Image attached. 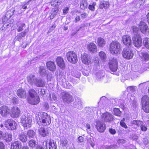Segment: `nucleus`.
I'll use <instances>...</instances> for the list:
<instances>
[{
	"label": "nucleus",
	"mask_w": 149,
	"mask_h": 149,
	"mask_svg": "<svg viewBox=\"0 0 149 149\" xmlns=\"http://www.w3.org/2000/svg\"><path fill=\"white\" fill-rule=\"evenodd\" d=\"M36 119L37 123L41 126L48 125L51 123V118L49 115L45 112H43L42 114H36Z\"/></svg>",
	"instance_id": "nucleus-1"
},
{
	"label": "nucleus",
	"mask_w": 149,
	"mask_h": 149,
	"mask_svg": "<svg viewBox=\"0 0 149 149\" xmlns=\"http://www.w3.org/2000/svg\"><path fill=\"white\" fill-rule=\"evenodd\" d=\"M110 50L112 54L117 53L120 50L121 45L117 41H113L110 44Z\"/></svg>",
	"instance_id": "nucleus-2"
},
{
	"label": "nucleus",
	"mask_w": 149,
	"mask_h": 149,
	"mask_svg": "<svg viewBox=\"0 0 149 149\" xmlns=\"http://www.w3.org/2000/svg\"><path fill=\"white\" fill-rule=\"evenodd\" d=\"M142 109L147 113H149V97L147 95L143 96L141 99Z\"/></svg>",
	"instance_id": "nucleus-3"
},
{
	"label": "nucleus",
	"mask_w": 149,
	"mask_h": 149,
	"mask_svg": "<svg viewBox=\"0 0 149 149\" xmlns=\"http://www.w3.org/2000/svg\"><path fill=\"white\" fill-rule=\"evenodd\" d=\"M21 122L23 126L26 129L31 127V119L30 117H26L25 115H22L21 118Z\"/></svg>",
	"instance_id": "nucleus-4"
},
{
	"label": "nucleus",
	"mask_w": 149,
	"mask_h": 149,
	"mask_svg": "<svg viewBox=\"0 0 149 149\" xmlns=\"http://www.w3.org/2000/svg\"><path fill=\"white\" fill-rule=\"evenodd\" d=\"M66 56L69 62L74 64L77 62V56L74 52L70 51L66 54Z\"/></svg>",
	"instance_id": "nucleus-5"
},
{
	"label": "nucleus",
	"mask_w": 149,
	"mask_h": 149,
	"mask_svg": "<svg viewBox=\"0 0 149 149\" xmlns=\"http://www.w3.org/2000/svg\"><path fill=\"white\" fill-rule=\"evenodd\" d=\"M132 39L133 44L135 46L138 47L141 46L142 44V39L139 34H135Z\"/></svg>",
	"instance_id": "nucleus-6"
},
{
	"label": "nucleus",
	"mask_w": 149,
	"mask_h": 149,
	"mask_svg": "<svg viewBox=\"0 0 149 149\" xmlns=\"http://www.w3.org/2000/svg\"><path fill=\"white\" fill-rule=\"evenodd\" d=\"M62 99L64 103L69 104L73 102V97L69 93L65 92L62 94Z\"/></svg>",
	"instance_id": "nucleus-7"
},
{
	"label": "nucleus",
	"mask_w": 149,
	"mask_h": 149,
	"mask_svg": "<svg viewBox=\"0 0 149 149\" xmlns=\"http://www.w3.org/2000/svg\"><path fill=\"white\" fill-rule=\"evenodd\" d=\"M122 54L123 57L127 59H130L132 58L134 55L133 51L129 48H124L122 52Z\"/></svg>",
	"instance_id": "nucleus-8"
},
{
	"label": "nucleus",
	"mask_w": 149,
	"mask_h": 149,
	"mask_svg": "<svg viewBox=\"0 0 149 149\" xmlns=\"http://www.w3.org/2000/svg\"><path fill=\"white\" fill-rule=\"evenodd\" d=\"M102 118L106 122H111L113 119V115L108 112L102 113L101 115Z\"/></svg>",
	"instance_id": "nucleus-9"
},
{
	"label": "nucleus",
	"mask_w": 149,
	"mask_h": 149,
	"mask_svg": "<svg viewBox=\"0 0 149 149\" xmlns=\"http://www.w3.org/2000/svg\"><path fill=\"white\" fill-rule=\"evenodd\" d=\"M96 128L100 132H103L106 129V125L103 122L100 121L96 122Z\"/></svg>",
	"instance_id": "nucleus-10"
},
{
	"label": "nucleus",
	"mask_w": 149,
	"mask_h": 149,
	"mask_svg": "<svg viewBox=\"0 0 149 149\" xmlns=\"http://www.w3.org/2000/svg\"><path fill=\"white\" fill-rule=\"evenodd\" d=\"M122 41L125 46L129 47L132 45L131 38L128 35H124L122 37Z\"/></svg>",
	"instance_id": "nucleus-11"
},
{
	"label": "nucleus",
	"mask_w": 149,
	"mask_h": 149,
	"mask_svg": "<svg viewBox=\"0 0 149 149\" xmlns=\"http://www.w3.org/2000/svg\"><path fill=\"white\" fill-rule=\"evenodd\" d=\"M10 112V109L6 106H3L0 108V113L3 116H6Z\"/></svg>",
	"instance_id": "nucleus-12"
},
{
	"label": "nucleus",
	"mask_w": 149,
	"mask_h": 149,
	"mask_svg": "<svg viewBox=\"0 0 149 149\" xmlns=\"http://www.w3.org/2000/svg\"><path fill=\"white\" fill-rule=\"evenodd\" d=\"M40 99L39 96H36L32 97H29L28 99V102L30 104L36 105L40 102Z\"/></svg>",
	"instance_id": "nucleus-13"
},
{
	"label": "nucleus",
	"mask_w": 149,
	"mask_h": 149,
	"mask_svg": "<svg viewBox=\"0 0 149 149\" xmlns=\"http://www.w3.org/2000/svg\"><path fill=\"white\" fill-rule=\"evenodd\" d=\"M38 132L39 134L41 135L43 137L47 136L49 134V131L50 128L47 127L46 128L41 127L38 130Z\"/></svg>",
	"instance_id": "nucleus-14"
},
{
	"label": "nucleus",
	"mask_w": 149,
	"mask_h": 149,
	"mask_svg": "<svg viewBox=\"0 0 149 149\" xmlns=\"http://www.w3.org/2000/svg\"><path fill=\"white\" fill-rule=\"evenodd\" d=\"M139 26L141 32L145 33L146 31H148L149 29L148 28V26L146 23L141 22H140Z\"/></svg>",
	"instance_id": "nucleus-15"
},
{
	"label": "nucleus",
	"mask_w": 149,
	"mask_h": 149,
	"mask_svg": "<svg viewBox=\"0 0 149 149\" xmlns=\"http://www.w3.org/2000/svg\"><path fill=\"white\" fill-rule=\"evenodd\" d=\"M81 59L82 62L85 64H88L91 62L90 56L86 54L81 55Z\"/></svg>",
	"instance_id": "nucleus-16"
},
{
	"label": "nucleus",
	"mask_w": 149,
	"mask_h": 149,
	"mask_svg": "<svg viewBox=\"0 0 149 149\" xmlns=\"http://www.w3.org/2000/svg\"><path fill=\"white\" fill-rule=\"evenodd\" d=\"M46 65L47 69L51 71H54L56 69V65L54 61H49L47 63Z\"/></svg>",
	"instance_id": "nucleus-17"
},
{
	"label": "nucleus",
	"mask_w": 149,
	"mask_h": 149,
	"mask_svg": "<svg viewBox=\"0 0 149 149\" xmlns=\"http://www.w3.org/2000/svg\"><path fill=\"white\" fill-rule=\"evenodd\" d=\"M22 144L19 141H15L12 142L11 145V149H19L21 148Z\"/></svg>",
	"instance_id": "nucleus-18"
},
{
	"label": "nucleus",
	"mask_w": 149,
	"mask_h": 149,
	"mask_svg": "<svg viewBox=\"0 0 149 149\" xmlns=\"http://www.w3.org/2000/svg\"><path fill=\"white\" fill-rule=\"evenodd\" d=\"M12 116L14 118L18 117L20 113V111L17 107H13L12 110Z\"/></svg>",
	"instance_id": "nucleus-19"
},
{
	"label": "nucleus",
	"mask_w": 149,
	"mask_h": 149,
	"mask_svg": "<svg viewBox=\"0 0 149 149\" xmlns=\"http://www.w3.org/2000/svg\"><path fill=\"white\" fill-rule=\"evenodd\" d=\"M88 49L91 52L95 53L97 51V46L95 43L91 42L88 46Z\"/></svg>",
	"instance_id": "nucleus-20"
},
{
	"label": "nucleus",
	"mask_w": 149,
	"mask_h": 149,
	"mask_svg": "<svg viewBox=\"0 0 149 149\" xmlns=\"http://www.w3.org/2000/svg\"><path fill=\"white\" fill-rule=\"evenodd\" d=\"M34 84L37 87H42L45 85V81L41 79L36 78Z\"/></svg>",
	"instance_id": "nucleus-21"
},
{
	"label": "nucleus",
	"mask_w": 149,
	"mask_h": 149,
	"mask_svg": "<svg viewBox=\"0 0 149 149\" xmlns=\"http://www.w3.org/2000/svg\"><path fill=\"white\" fill-rule=\"evenodd\" d=\"M12 139V135L10 133H4L3 137V139L7 143L10 142Z\"/></svg>",
	"instance_id": "nucleus-22"
},
{
	"label": "nucleus",
	"mask_w": 149,
	"mask_h": 149,
	"mask_svg": "<svg viewBox=\"0 0 149 149\" xmlns=\"http://www.w3.org/2000/svg\"><path fill=\"white\" fill-rule=\"evenodd\" d=\"M56 61L58 65L61 68H63L65 67L64 62L63 58L61 57H58Z\"/></svg>",
	"instance_id": "nucleus-23"
},
{
	"label": "nucleus",
	"mask_w": 149,
	"mask_h": 149,
	"mask_svg": "<svg viewBox=\"0 0 149 149\" xmlns=\"http://www.w3.org/2000/svg\"><path fill=\"white\" fill-rule=\"evenodd\" d=\"M82 102L81 100L79 98L76 99L75 101L73 103V106L74 107L78 109L81 108Z\"/></svg>",
	"instance_id": "nucleus-24"
},
{
	"label": "nucleus",
	"mask_w": 149,
	"mask_h": 149,
	"mask_svg": "<svg viewBox=\"0 0 149 149\" xmlns=\"http://www.w3.org/2000/svg\"><path fill=\"white\" fill-rule=\"evenodd\" d=\"M17 95L20 98L26 97V92L22 89H19L17 92Z\"/></svg>",
	"instance_id": "nucleus-25"
},
{
	"label": "nucleus",
	"mask_w": 149,
	"mask_h": 149,
	"mask_svg": "<svg viewBox=\"0 0 149 149\" xmlns=\"http://www.w3.org/2000/svg\"><path fill=\"white\" fill-rule=\"evenodd\" d=\"M139 56L143 60H148L149 59V55L145 52H142L139 53Z\"/></svg>",
	"instance_id": "nucleus-26"
},
{
	"label": "nucleus",
	"mask_w": 149,
	"mask_h": 149,
	"mask_svg": "<svg viewBox=\"0 0 149 149\" xmlns=\"http://www.w3.org/2000/svg\"><path fill=\"white\" fill-rule=\"evenodd\" d=\"M39 72L41 76H45L47 74L46 69L43 66H41L39 68Z\"/></svg>",
	"instance_id": "nucleus-27"
},
{
	"label": "nucleus",
	"mask_w": 149,
	"mask_h": 149,
	"mask_svg": "<svg viewBox=\"0 0 149 149\" xmlns=\"http://www.w3.org/2000/svg\"><path fill=\"white\" fill-rule=\"evenodd\" d=\"M57 145L56 141L53 140H49V149H56Z\"/></svg>",
	"instance_id": "nucleus-28"
},
{
	"label": "nucleus",
	"mask_w": 149,
	"mask_h": 149,
	"mask_svg": "<svg viewBox=\"0 0 149 149\" xmlns=\"http://www.w3.org/2000/svg\"><path fill=\"white\" fill-rule=\"evenodd\" d=\"M19 138L20 140L23 142H26L27 140V137L26 134L23 132L19 136Z\"/></svg>",
	"instance_id": "nucleus-29"
},
{
	"label": "nucleus",
	"mask_w": 149,
	"mask_h": 149,
	"mask_svg": "<svg viewBox=\"0 0 149 149\" xmlns=\"http://www.w3.org/2000/svg\"><path fill=\"white\" fill-rule=\"evenodd\" d=\"M109 7V3L108 2L103 1L100 2L99 8L101 9H102L103 8L105 9H107Z\"/></svg>",
	"instance_id": "nucleus-30"
},
{
	"label": "nucleus",
	"mask_w": 149,
	"mask_h": 149,
	"mask_svg": "<svg viewBox=\"0 0 149 149\" xmlns=\"http://www.w3.org/2000/svg\"><path fill=\"white\" fill-rule=\"evenodd\" d=\"M36 78L35 77V76L32 75H30L27 78V80L28 82L31 84H34L35 82V80Z\"/></svg>",
	"instance_id": "nucleus-31"
},
{
	"label": "nucleus",
	"mask_w": 149,
	"mask_h": 149,
	"mask_svg": "<svg viewBox=\"0 0 149 149\" xmlns=\"http://www.w3.org/2000/svg\"><path fill=\"white\" fill-rule=\"evenodd\" d=\"M17 123L12 120L11 122L9 124L8 128L11 130H15L17 128Z\"/></svg>",
	"instance_id": "nucleus-32"
},
{
	"label": "nucleus",
	"mask_w": 149,
	"mask_h": 149,
	"mask_svg": "<svg viewBox=\"0 0 149 149\" xmlns=\"http://www.w3.org/2000/svg\"><path fill=\"white\" fill-rule=\"evenodd\" d=\"M61 0H52L50 2L51 5L54 7L57 6L61 3Z\"/></svg>",
	"instance_id": "nucleus-33"
},
{
	"label": "nucleus",
	"mask_w": 149,
	"mask_h": 149,
	"mask_svg": "<svg viewBox=\"0 0 149 149\" xmlns=\"http://www.w3.org/2000/svg\"><path fill=\"white\" fill-rule=\"evenodd\" d=\"M97 41L98 45L100 47L103 46L105 44L104 39L101 37L98 38Z\"/></svg>",
	"instance_id": "nucleus-34"
},
{
	"label": "nucleus",
	"mask_w": 149,
	"mask_h": 149,
	"mask_svg": "<svg viewBox=\"0 0 149 149\" xmlns=\"http://www.w3.org/2000/svg\"><path fill=\"white\" fill-rule=\"evenodd\" d=\"M36 133L33 130H28L27 132V135L30 138H33L35 136Z\"/></svg>",
	"instance_id": "nucleus-35"
},
{
	"label": "nucleus",
	"mask_w": 149,
	"mask_h": 149,
	"mask_svg": "<svg viewBox=\"0 0 149 149\" xmlns=\"http://www.w3.org/2000/svg\"><path fill=\"white\" fill-rule=\"evenodd\" d=\"M87 7V4L86 0H82L81 1L80 8L82 9H85Z\"/></svg>",
	"instance_id": "nucleus-36"
},
{
	"label": "nucleus",
	"mask_w": 149,
	"mask_h": 149,
	"mask_svg": "<svg viewBox=\"0 0 149 149\" xmlns=\"http://www.w3.org/2000/svg\"><path fill=\"white\" fill-rule=\"evenodd\" d=\"M105 73L103 70L100 71L96 74L97 77L99 79H102Z\"/></svg>",
	"instance_id": "nucleus-37"
},
{
	"label": "nucleus",
	"mask_w": 149,
	"mask_h": 149,
	"mask_svg": "<svg viewBox=\"0 0 149 149\" xmlns=\"http://www.w3.org/2000/svg\"><path fill=\"white\" fill-rule=\"evenodd\" d=\"M143 42V45L149 49V38H144Z\"/></svg>",
	"instance_id": "nucleus-38"
},
{
	"label": "nucleus",
	"mask_w": 149,
	"mask_h": 149,
	"mask_svg": "<svg viewBox=\"0 0 149 149\" xmlns=\"http://www.w3.org/2000/svg\"><path fill=\"white\" fill-rule=\"evenodd\" d=\"M29 97H32L37 96V93L33 89H30L29 90Z\"/></svg>",
	"instance_id": "nucleus-39"
},
{
	"label": "nucleus",
	"mask_w": 149,
	"mask_h": 149,
	"mask_svg": "<svg viewBox=\"0 0 149 149\" xmlns=\"http://www.w3.org/2000/svg\"><path fill=\"white\" fill-rule=\"evenodd\" d=\"M36 141L33 139L30 140L29 142V145L32 148L35 147L37 145Z\"/></svg>",
	"instance_id": "nucleus-40"
},
{
	"label": "nucleus",
	"mask_w": 149,
	"mask_h": 149,
	"mask_svg": "<svg viewBox=\"0 0 149 149\" xmlns=\"http://www.w3.org/2000/svg\"><path fill=\"white\" fill-rule=\"evenodd\" d=\"M72 75L77 78H79L81 76V74L77 70L73 71L71 73Z\"/></svg>",
	"instance_id": "nucleus-41"
},
{
	"label": "nucleus",
	"mask_w": 149,
	"mask_h": 149,
	"mask_svg": "<svg viewBox=\"0 0 149 149\" xmlns=\"http://www.w3.org/2000/svg\"><path fill=\"white\" fill-rule=\"evenodd\" d=\"M58 9V8H56L51 13V15L50 16V19H52L55 17L56 15L57 14Z\"/></svg>",
	"instance_id": "nucleus-42"
},
{
	"label": "nucleus",
	"mask_w": 149,
	"mask_h": 149,
	"mask_svg": "<svg viewBox=\"0 0 149 149\" xmlns=\"http://www.w3.org/2000/svg\"><path fill=\"white\" fill-rule=\"evenodd\" d=\"M68 141L66 139H61L60 140V145L62 147L66 146L68 145Z\"/></svg>",
	"instance_id": "nucleus-43"
},
{
	"label": "nucleus",
	"mask_w": 149,
	"mask_h": 149,
	"mask_svg": "<svg viewBox=\"0 0 149 149\" xmlns=\"http://www.w3.org/2000/svg\"><path fill=\"white\" fill-rule=\"evenodd\" d=\"M111 64V65H118V62L117 60L114 58H111L109 61V64L110 65Z\"/></svg>",
	"instance_id": "nucleus-44"
},
{
	"label": "nucleus",
	"mask_w": 149,
	"mask_h": 149,
	"mask_svg": "<svg viewBox=\"0 0 149 149\" xmlns=\"http://www.w3.org/2000/svg\"><path fill=\"white\" fill-rule=\"evenodd\" d=\"M109 67L111 71L113 72H116L118 69V65H109Z\"/></svg>",
	"instance_id": "nucleus-45"
},
{
	"label": "nucleus",
	"mask_w": 149,
	"mask_h": 149,
	"mask_svg": "<svg viewBox=\"0 0 149 149\" xmlns=\"http://www.w3.org/2000/svg\"><path fill=\"white\" fill-rule=\"evenodd\" d=\"M131 123L132 124L136 125L138 127L141 125L142 124H143V123L142 121L140 120H133L131 121Z\"/></svg>",
	"instance_id": "nucleus-46"
},
{
	"label": "nucleus",
	"mask_w": 149,
	"mask_h": 149,
	"mask_svg": "<svg viewBox=\"0 0 149 149\" xmlns=\"http://www.w3.org/2000/svg\"><path fill=\"white\" fill-rule=\"evenodd\" d=\"M99 56L101 58V59L103 60H105L106 58V56L103 52L101 51L99 53Z\"/></svg>",
	"instance_id": "nucleus-47"
},
{
	"label": "nucleus",
	"mask_w": 149,
	"mask_h": 149,
	"mask_svg": "<svg viewBox=\"0 0 149 149\" xmlns=\"http://www.w3.org/2000/svg\"><path fill=\"white\" fill-rule=\"evenodd\" d=\"M26 27V24L24 23L21 24V25L18 27L17 30L18 32H20L23 31Z\"/></svg>",
	"instance_id": "nucleus-48"
},
{
	"label": "nucleus",
	"mask_w": 149,
	"mask_h": 149,
	"mask_svg": "<svg viewBox=\"0 0 149 149\" xmlns=\"http://www.w3.org/2000/svg\"><path fill=\"white\" fill-rule=\"evenodd\" d=\"M114 114L117 116H121V111L118 108H115L113 110Z\"/></svg>",
	"instance_id": "nucleus-49"
},
{
	"label": "nucleus",
	"mask_w": 149,
	"mask_h": 149,
	"mask_svg": "<svg viewBox=\"0 0 149 149\" xmlns=\"http://www.w3.org/2000/svg\"><path fill=\"white\" fill-rule=\"evenodd\" d=\"M29 31V27H28L27 29H25L24 31L20 33H19V34L22 37H24L26 36L27 33Z\"/></svg>",
	"instance_id": "nucleus-50"
},
{
	"label": "nucleus",
	"mask_w": 149,
	"mask_h": 149,
	"mask_svg": "<svg viewBox=\"0 0 149 149\" xmlns=\"http://www.w3.org/2000/svg\"><path fill=\"white\" fill-rule=\"evenodd\" d=\"M135 87L134 86H129L127 88V91L128 92H134L135 91Z\"/></svg>",
	"instance_id": "nucleus-51"
},
{
	"label": "nucleus",
	"mask_w": 149,
	"mask_h": 149,
	"mask_svg": "<svg viewBox=\"0 0 149 149\" xmlns=\"http://www.w3.org/2000/svg\"><path fill=\"white\" fill-rule=\"evenodd\" d=\"M132 29L133 30V32L135 34H138V32L139 31V29L138 27H136L135 26H134L132 27Z\"/></svg>",
	"instance_id": "nucleus-52"
},
{
	"label": "nucleus",
	"mask_w": 149,
	"mask_h": 149,
	"mask_svg": "<svg viewBox=\"0 0 149 149\" xmlns=\"http://www.w3.org/2000/svg\"><path fill=\"white\" fill-rule=\"evenodd\" d=\"M12 120L8 119L5 120L4 123L5 126L7 127H8L9 124L11 122Z\"/></svg>",
	"instance_id": "nucleus-53"
},
{
	"label": "nucleus",
	"mask_w": 149,
	"mask_h": 149,
	"mask_svg": "<svg viewBox=\"0 0 149 149\" xmlns=\"http://www.w3.org/2000/svg\"><path fill=\"white\" fill-rule=\"evenodd\" d=\"M140 0H136L133 2V4L135 7L137 8L139 7L140 5L139 3Z\"/></svg>",
	"instance_id": "nucleus-54"
},
{
	"label": "nucleus",
	"mask_w": 149,
	"mask_h": 149,
	"mask_svg": "<svg viewBox=\"0 0 149 149\" xmlns=\"http://www.w3.org/2000/svg\"><path fill=\"white\" fill-rule=\"evenodd\" d=\"M43 107L45 109L47 110L49 108V106L47 102H45L43 103Z\"/></svg>",
	"instance_id": "nucleus-55"
},
{
	"label": "nucleus",
	"mask_w": 149,
	"mask_h": 149,
	"mask_svg": "<svg viewBox=\"0 0 149 149\" xmlns=\"http://www.w3.org/2000/svg\"><path fill=\"white\" fill-rule=\"evenodd\" d=\"M10 11L9 10L6 13V17L8 19L10 18L11 16L13 15V13L12 14H10Z\"/></svg>",
	"instance_id": "nucleus-56"
},
{
	"label": "nucleus",
	"mask_w": 149,
	"mask_h": 149,
	"mask_svg": "<svg viewBox=\"0 0 149 149\" xmlns=\"http://www.w3.org/2000/svg\"><path fill=\"white\" fill-rule=\"evenodd\" d=\"M141 129L142 131H146L147 130V128L144 125H143V124H142L141 125Z\"/></svg>",
	"instance_id": "nucleus-57"
},
{
	"label": "nucleus",
	"mask_w": 149,
	"mask_h": 149,
	"mask_svg": "<svg viewBox=\"0 0 149 149\" xmlns=\"http://www.w3.org/2000/svg\"><path fill=\"white\" fill-rule=\"evenodd\" d=\"M15 39L18 41H20L22 39V37L19 33L17 34V36L15 37Z\"/></svg>",
	"instance_id": "nucleus-58"
},
{
	"label": "nucleus",
	"mask_w": 149,
	"mask_h": 149,
	"mask_svg": "<svg viewBox=\"0 0 149 149\" xmlns=\"http://www.w3.org/2000/svg\"><path fill=\"white\" fill-rule=\"evenodd\" d=\"M40 95L43 96L45 94V90L44 89H40Z\"/></svg>",
	"instance_id": "nucleus-59"
},
{
	"label": "nucleus",
	"mask_w": 149,
	"mask_h": 149,
	"mask_svg": "<svg viewBox=\"0 0 149 149\" xmlns=\"http://www.w3.org/2000/svg\"><path fill=\"white\" fill-rule=\"evenodd\" d=\"M49 96L50 98H52V99L54 100L57 99V97L54 93L50 94Z\"/></svg>",
	"instance_id": "nucleus-60"
},
{
	"label": "nucleus",
	"mask_w": 149,
	"mask_h": 149,
	"mask_svg": "<svg viewBox=\"0 0 149 149\" xmlns=\"http://www.w3.org/2000/svg\"><path fill=\"white\" fill-rule=\"evenodd\" d=\"M120 124L122 127H125V128H127V126L126 125L125 123L122 121H120Z\"/></svg>",
	"instance_id": "nucleus-61"
},
{
	"label": "nucleus",
	"mask_w": 149,
	"mask_h": 149,
	"mask_svg": "<svg viewBox=\"0 0 149 149\" xmlns=\"http://www.w3.org/2000/svg\"><path fill=\"white\" fill-rule=\"evenodd\" d=\"M109 132L112 134H114L116 133V131L114 129L110 128L109 130Z\"/></svg>",
	"instance_id": "nucleus-62"
},
{
	"label": "nucleus",
	"mask_w": 149,
	"mask_h": 149,
	"mask_svg": "<svg viewBox=\"0 0 149 149\" xmlns=\"http://www.w3.org/2000/svg\"><path fill=\"white\" fill-rule=\"evenodd\" d=\"M125 141V140L123 139H119L118 140L117 142L119 143H124Z\"/></svg>",
	"instance_id": "nucleus-63"
},
{
	"label": "nucleus",
	"mask_w": 149,
	"mask_h": 149,
	"mask_svg": "<svg viewBox=\"0 0 149 149\" xmlns=\"http://www.w3.org/2000/svg\"><path fill=\"white\" fill-rule=\"evenodd\" d=\"M4 144L2 142H0V149H4Z\"/></svg>",
	"instance_id": "nucleus-64"
}]
</instances>
